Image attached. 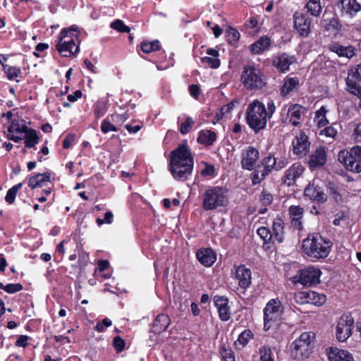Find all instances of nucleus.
Returning a JSON list of instances; mask_svg holds the SVG:
<instances>
[{
	"label": "nucleus",
	"instance_id": "obj_41",
	"mask_svg": "<svg viewBox=\"0 0 361 361\" xmlns=\"http://www.w3.org/2000/svg\"><path fill=\"white\" fill-rule=\"evenodd\" d=\"M141 50L145 53H150L159 49L160 45L158 40H154L150 42H142L140 45Z\"/></svg>",
	"mask_w": 361,
	"mask_h": 361
},
{
	"label": "nucleus",
	"instance_id": "obj_60",
	"mask_svg": "<svg viewBox=\"0 0 361 361\" xmlns=\"http://www.w3.org/2000/svg\"><path fill=\"white\" fill-rule=\"evenodd\" d=\"M201 174L203 176H215V168L213 165H209L205 164V167L201 171Z\"/></svg>",
	"mask_w": 361,
	"mask_h": 361
},
{
	"label": "nucleus",
	"instance_id": "obj_55",
	"mask_svg": "<svg viewBox=\"0 0 361 361\" xmlns=\"http://www.w3.org/2000/svg\"><path fill=\"white\" fill-rule=\"evenodd\" d=\"M194 124V121L191 117H188L185 121L180 124V132L183 135L187 134L190 130L191 129L192 125Z\"/></svg>",
	"mask_w": 361,
	"mask_h": 361
},
{
	"label": "nucleus",
	"instance_id": "obj_2",
	"mask_svg": "<svg viewBox=\"0 0 361 361\" xmlns=\"http://www.w3.org/2000/svg\"><path fill=\"white\" fill-rule=\"evenodd\" d=\"M331 242L324 238L319 233L309 234L302 242L304 252L314 259L326 258L331 252Z\"/></svg>",
	"mask_w": 361,
	"mask_h": 361
},
{
	"label": "nucleus",
	"instance_id": "obj_38",
	"mask_svg": "<svg viewBox=\"0 0 361 361\" xmlns=\"http://www.w3.org/2000/svg\"><path fill=\"white\" fill-rule=\"evenodd\" d=\"M327 112L328 110L324 106L315 112L314 121L319 127H324L329 124V121L326 116Z\"/></svg>",
	"mask_w": 361,
	"mask_h": 361
},
{
	"label": "nucleus",
	"instance_id": "obj_16",
	"mask_svg": "<svg viewBox=\"0 0 361 361\" xmlns=\"http://www.w3.org/2000/svg\"><path fill=\"white\" fill-rule=\"evenodd\" d=\"M348 90L361 99V63L357 66L356 70L349 74L346 78Z\"/></svg>",
	"mask_w": 361,
	"mask_h": 361
},
{
	"label": "nucleus",
	"instance_id": "obj_47",
	"mask_svg": "<svg viewBox=\"0 0 361 361\" xmlns=\"http://www.w3.org/2000/svg\"><path fill=\"white\" fill-rule=\"evenodd\" d=\"M326 23L324 25L326 30L329 31H338L341 27V24L337 18H331L328 21L327 20H324Z\"/></svg>",
	"mask_w": 361,
	"mask_h": 361
},
{
	"label": "nucleus",
	"instance_id": "obj_49",
	"mask_svg": "<svg viewBox=\"0 0 361 361\" xmlns=\"http://www.w3.org/2000/svg\"><path fill=\"white\" fill-rule=\"evenodd\" d=\"M302 106L299 104H293L288 109V114L291 119L300 120L302 114Z\"/></svg>",
	"mask_w": 361,
	"mask_h": 361
},
{
	"label": "nucleus",
	"instance_id": "obj_48",
	"mask_svg": "<svg viewBox=\"0 0 361 361\" xmlns=\"http://www.w3.org/2000/svg\"><path fill=\"white\" fill-rule=\"evenodd\" d=\"M110 116H108L103 121L101 126V130L104 133H107L110 131L116 132L118 130L115 125L111 123V118Z\"/></svg>",
	"mask_w": 361,
	"mask_h": 361
},
{
	"label": "nucleus",
	"instance_id": "obj_25",
	"mask_svg": "<svg viewBox=\"0 0 361 361\" xmlns=\"http://www.w3.org/2000/svg\"><path fill=\"white\" fill-rule=\"evenodd\" d=\"M78 41L77 27H71L69 30L63 29L60 33V37L58 43L60 46H63L65 44H73Z\"/></svg>",
	"mask_w": 361,
	"mask_h": 361
},
{
	"label": "nucleus",
	"instance_id": "obj_5",
	"mask_svg": "<svg viewBox=\"0 0 361 361\" xmlns=\"http://www.w3.org/2000/svg\"><path fill=\"white\" fill-rule=\"evenodd\" d=\"M227 190L222 187H209L202 194V208L213 210L228 203Z\"/></svg>",
	"mask_w": 361,
	"mask_h": 361
},
{
	"label": "nucleus",
	"instance_id": "obj_59",
	"mask_svg": "<svg viewBox=\"0 0 361 361\" xmlns=\"http://www.w3.org/2000/svg\"><path fill=\"white\" fill-rule=\"evenodd\" d=\"M321 134L331 138H335L337 135V130L333 126H328L321 131Z\"/></svg>",
	"mask_w": 361,
	"mask_h": 361
},
{
	"label": "nucleus",
	"instance_id": "obj_30",
	"mask_svg": "<svg viewBox=\"0 0 361 361\" xmlns=\"http://www.w3.org/2000/svg\"><path fill=\"white\" fill-rule=\"evenodd\" d=\"M50 180V173L47 172L44 173H38L29 178L28 185L34 189L37 187H42Z\"/></svg>",
	"mask_w": 361,
	"mask_h": 361
},
{
	"label": "nucleus",
	"instance_id": "obj_64",
	"mask_svg": "<svg viewBox=\"0 0 361 361\" xmlns=\"http://www.w3.org/2000/svg\"><path fill=\"white\" fill-rule=\"evenodd\" d=\"M354 139L357 142H361V123H358L353 133Z\"/></svg>",
	"mask_w": 361,
	"mask_h": 361
},
{
	"label": "nucleus",
	"instance_id": "obj_56",
	"mask_svg": "<svg viewBox=\"0 0 361 361\" xmlns=\"http://www.w3.org/2000/svg\"><path fill=\"white\" fill-rule=\"evenodd\" d=\"M294 300L295 302L301 305L309 303L307 291H302L295 293Z\"/></svg>",
	"mask_w": 361,
	"mask_h": 361
},
{
	"label": "nucleus",
	"instance_id": "obj_61",
	"mask_svg": "<svg viewBox=\"0 0 361 361\" xmlns=\"http://www.w3.org/2000/svg\"><path fill=\"white\" fill-rule=\"evenodd\" d=\"M219 318L222 321H228L231 318V312L228 305L218 310Z\"/></svg>",
	"mask_w": 361,
	"mask_h": 361
},
{
	"label": "nucleus",
	"instance_id": "obj_11",
	"mask_svg": "<svg viewBox=\"0 0 361 361\" xmlns=\"http://www.w3.org/2000/svg\"><path fill=\"white\" fill-rule=\"evenodd\" d=\"M282 313L281 302L277 299L271 300L264 309V328L269 330L271 323L277 320Z\"/></svg>",
	"mask_w": 361,
	"mask_h": 361
},
{
	"label": "nucleus",
	"instance_id": "obj_39",
	"mask_svg": "<svg viewBox=\"0 0 361 361\" xmlns=\"http://www.w3.org/2000/svg\"><path fill=\"white\" fill-rule=\"evenodd\" d=\"M226 35L228 42L233 46L236 44L240 37L239 32L232 27H228L226 29Z\"/></svg>",
	"mask_w": 361,
	"mask_h": 361
},
{
	"label": "nucleus",
	"instance_id": "obj_37",
	"mask_svg": "<svg viewBox=\"0 0 361 361\" xmlns=\"http://www.w3.org/2000/svg\"><path fill=\"white\" fill-rule=\"evenodd\" d=\"M309 303L316 306L322 305L326 300V295L312 290L307 291Z\"/></svg>",
	"mask_w": 361,
	"mask_h": 361
},
{
	"label": "nucleus",
	"instance_id": "obj_43",
	"mask_svg": "<svg viewBox=\"0 0 361 361\" xmlns=\"http://www.w3.org/2000/svg\"><path fill=\"white\" fill-rule=\"evenodd\" d=\"M4 69L5 73H6L7 78L9 80H15L17 77L19 76L20 74L22 73L21 70L16 66H4Z\"/></svg>",
	"mask_w": 361,
	"mask_h": 361
},
{
	"label": "nucleus",
	"instance_id": "obj_53",
	"mask_svg": "<svg viewBox=\"0 0 361 361\" xmlns=\"http://www.w3.org/2000/svg\"><path fill=\"white\" fill-rule=\"evenodd\" d=\"M111 27L121 32H129L130 28L121 20H116L111 23Z\"/></svg>",
	"mask_w": 361,
	"mask_h": 361
},
{
	"label": "nucleus",
	"instance_id": "obj_44",
	"mask_svg": "<svg viewBox=\"0 0 361 361\" xmlns=\"http://www.w3.org/2000/svg\"><path fill=\"white\" fill-rule=\"evenodd\" d=\"M261 361H274L272 357V352L270 347L267 345L262 346L259 349Z\"/></svg>",
	"mask_w": 361,
	"mask_h": 361
},
{
	"label": "nucleus",
	"instance_id": "obj_62",
	"mask_svg": "<svg viewBox=\"0 0 361 361\" xmlns=\"http://www.w3.org/2000/svg\"><path fill=\"white\" fill-rule=\"evenodd\" d=\"M260 200L264 205H269L273 201V196L267 191L263 190L261 193Z\"/></svg>",
	"mask_w": 361,
	"mask_h": 361
},
{
	"label": "nucleus",
	"instance_id": "obj_17",
	"mask_svg": "<svg viewBox=\"0 0 361 361\" xmlns=\"http://www.w3.org/2000/svg\"><path fill=\"white\" fill-rule=\"evenodd\" d=\"M296 59L287 53H280L273 56L272 65L280 72L285 73L289 70L290 66L294 63Z\"/></svg>",
	"mask_w": 361,
	"mask_h": 361
},
{
	"label": "nucleus",
	"instance_id": "obj_57",
	"mask_svg": "<svg viewBox=\"0 0 361 361\" xmlns=\"http://www.w3.org/2000/svg\"><path fill=\"white\" fill-rule=\"evenodd\" d=\"M111 118V121L114 122L119 126H121L124 122L127 121L128 118V115L126 113H123L121 114H114L110 116Z\"/></svg>",
	"mask_w": 361,
	"mask_h": 361
},
{
	"label": "nucleus",
	"instance_id": "obj_63",
	"mask_svg": "<svg viewBox=\"0 0 361 361\" xmlns=\"http://www.w3.org/2000/svg\"><path fill=\"white\" fill-rule=\"evenodd\" d=\"M113 344L117 352H121L125 348V341L120 336L114 338Z\"/></svg>",
	"mask_w": 361,
	"mask_h": 361
},
{
	"label": "nucleus",
	"instance_id": "obj_7",
	"mask_svg": "<svg viewBox=\"0 0 361 361\" xmlns=\"http://www.w3.org/2000/svg\"><path fill=\"white\" fill-rule=\"evenodd\" d=\"M338 161L345 169L353 173L361 172V146L356 145L350 150H341L338 155Z\"/></svg>",
	"mask_w": 361,
	"mask_h": 361
},
{
	"label": "nucleus",
	"instance_id": "obj_12",
	"mask_svg": "<svg viewBox=\"0 0 361 361\" xmlns=\"http://www.w3.org/2000/svg\"><path fill=\"white\" fill-rule=\"evenodd\" d=\"M304 195L317 203L324 204L328 200V195L324 192L323 188L319 185V181L315 179L305 188Z\"/></svg>",
	"mask_w": 361,
	"mask_h": 361
},
{
	"label": "nucleus",
	"instance_id": "obj_36",
	"mask_svg": "<svg viewBox=\"0 0 361 361\" xmlns=\"http://www.w3.org/2000/svg\"><path fill=\"white\" fill-rule=\"evenodd\" d=\"M305 8L310 15L315 17L319 16L322 10L320 0H309L305 5Z\"/></svg>",
	"mask_w": 361,
	"mask_h": 361
},
{
	"label": "nucleus",
	"instance_id": "obj_40",
	"mask_svg": "<svg viewBox=\"0 0 361 361\" xmlns=\"http://www.w3.org/2000/svg\"><path fill=\"white\" fill-rule=\"evenodd\" d=\"M326 188L327 192L334 202L338 203L342 201V195L340 194L338 187H336L334 183L329 182L327 184Z\"/></svg>",
	"mask_w": 361,
	"mask_h": 361
},
{
	"label": "nucleus",
	"instance_id": "obj_6",
	"mask_svg": "<svg viewBox=\"0 0 361 361\" xmlns=\"http://www.w3.org/2000/svg\"><path fill=\"white\" fill-rule=\"evenodd\" d=\"M313 336L310 332H303L290 345V357L301 360L309 357L312 353Z\"/></svg>",
	"mask_w": 361,
	"mask_h": 361
},
{
	"label": "nucleus",
	"instance_id": "obj_21",
	"mask_svg": "<svg viewBox=\"0 0 361 361\" xmlns=\"http://www.w3.org/2000/svg\"><path fill=\"white\" fill-rule=\"evenodd\" d=\"M271 235L272 244L283 242L285 238L284 223L281 219L276 218L274 220Z\"/></svg>",
	"mask_w": 361,
	"mask_h": 361
},
{
	"label": "nucleus",
	"instance_id": "obj_1",
	"mask_svg": "<svg viewBox=\"0 0 361 361\" xmlns=\"http://www.w3.org/2000/svg\"><path fill=\"white\" fill-rule=\"evenodd\" d=\"M193 164V157L187 145H180L170 154L169 169L176 180H187L192 174Z\"/></svg>",
	"mask_w": 361,
	"mask_h": 361
},
{
	"label": "nucleus",
	"instance_id": "obj_4",
	"mask_svg": "<svg viewBox=\"0 0 361 361\" xmlns=\"http://www.w3.org/2000/svg\"><path fill=\"white\" fill-rule=\"evenodd\" d=\"M247 125L255 133L265 128L267 123V114L265 105L257 99H255L247 106L245 111Z\"/></svg>",
	"mask_w": 361,
	"mask_h": 361
},
{
	"label": "nucleus",
	"instance_id": "obj_20",
	"mask_svg": "<svg viewBox=\"0 0 361 361\" xmlns=\"http://www.w3.org/2000/svg\"><path fill=\"white\" fill-rule=\"evenodd\" d=\"M327 155L325 147L319 146L310 155L308 164L310 168L320 167L324 165L326 161Z\"/></svg>",
	"mask_w": 361,
	"mask_h": 361
},
{
	"label": "nucleus",
	"instance_id": "obj_14",
	"mask_svg": "<svg viewBox=\"0 0 361 361\" xmlns=\"http://www.w3.org/2000/svg\"><path fill=\"white\" fill-rule=\"evenodd\" d=\"M259 151L254 147L249 146L241 152V166L243 169L252 171L259 159Z\"/></svg>",
	"mask_w": 361,
	"mask_h": 361
},
{
	"label": "nucleus",
	"instance_id": "obj_22",
	"mask_svg": "<svg viewBox=\"0 0 361 361\" xmlns=\"http://www.w3.org/2000/svg\"><path fill=\"white\" fill-rule=\"evenodd\" d=\"M289 214L291 219L292 226L298 230L302 229L301 219L303 214V209L300 206H291L289 208Z\"/></svg>",
	"mask_w": 361,
	"mask_h": 361
},
{
	"label": "nucleus",
	"instance_id": "obj_8",
	"mask_svg": "<svg viewBox=\"0 0 361 361\" xmlns=\"http://www.w3.org/2000/svg\"><path fill=\"white\" fill-rule=\"evenodd\" d=\"M241 80L245 87L250 90L262 89L265 82L260 70L253 66H245L241 75Z\"/></svg>",
	"mask_w": 361,
	"mask_h": 361
},
{
	"label": "nucleus",
	"instance_id": "obj_32",
	"mask_svg": "<svg viewBox=\"0 0 361 361\" xmlns=\"http://www.w3.org/2000/svg\"><path fill=\"white\" fill-rule=\"evenodd\" d=\"M56 49L62 56L70 57L78 51L79 45L76 42L73 43V44H71V42L70 44H65L63 46H60V43H57Z\"/></svg>",
	"mask_w": 361,
	"mask_h": 361
},
{
	"label": "nucleus",
	"instance_id": "obj_58",
	"mask_svg": "<svg viewBox=\"0 0 361 361\" xmlns=\"http://www.w3.org/2000/svg\"><path fill=\"white\" fill-rule=\"evenodd\" d=\"M23 287L20 283H8L6 285L4 290L8 293H15L21 290Z\"/></svg>",
	"mask_w": 361,
	"mask_h": 361
},
{
	"label": "nucleus",
	"instance_id": "obj_9",
	"mask_svg": "<svg viewBox=\"0 0 361 361\" xmlns=\"http://www.w3.org/2000/svg\"><path fill=\"white\" fill-rule=\"evenodd\" d=\"M322 271L314 267H308L298 271L297 274L290 277L293 283H300L307 287L318 284L320 282Z\"/></svg>",
	"mask_w": 361,
	"mask_h": 361
},
{
	"label": "nucleus",
	"instance_id": "obj_50",
	"mask_svg": "<svg viewBox=\"0 0 361 361\" xmlns=\"http://www.w3.org/2000/svg\"><path fill=\"white\" fill-rule=\"evenodd\" d=\"M29 130L26 125H20L18 122L13 121L8 128V131L12 133H25Z\"/></svg>",
	"mask_w": 361,
	"mask_h": 361
},
{
	"label": "nucleus",
	"instance_id": "obj_23",
	"mask_svg": "<svg viewBox=\"0 0 361 361\" xmlns=\"http://www.w3.org/2000/svg\"><path fill=\"white\" fill-rule=\"evenodd\" d=\"M171 323L169 317L165 314H160L155 318L152 331L153 333L159 334L165 331Z\"/></svg>",
	"mask_w": 361,
	"mask_h": 361
},
{
	"label": "nucleus",
	"instance_id": "obj_34",
	"mask_svg": "<svg viewBox=\"0 0 361 361\" xmlns=\"http://www.w3.org/2000/svg\"><path fill=\"white\" fill-rule=\"evenodd\" d=\"M216 139V133L211 130H202L197 137L198 142L206 145H211Z\"/></svg>",
	"mask_w": 361,
	"mask_h": 361
},
{
	"label": "nucleus",
	"instance_id": "obj_31",
	"mask_svg": "<svg viewBox=\"0 0 361 361\" xmlns=\"http://www.w3.org/2000/svg\"><path fill=\"white\" fill-rule=\"evenodd\" d=\"M299 86V80L298 78H288L284 80L283 84L281 89V94L286 96L297 89Z\"/></svg>",
	"mask_w": 361,
	"mask_h": 361
},
{
	"label": "nucleus",
	"instance_id": "obj_45",
	"mask_svg": "<svg viewBox=\"0 0 361 361\" xmlns=\"http://www.w3.org/2000/svg\"><path fill=\"white\" fill-rule=\"evenodd\" d=\"M219 353L222 357L223 361H235V356L233 350L230 348H226L223 345L220 349Z\"/></svg>",
	"mask_w": 361,
	"mask_h": 361
},
{
	"label": "nucleus",
	"instance_id": "obj_52",
	"mask_svg": "<svg viewBox=\"0 0 361 361\" xmlns=\"http://www.w3.org/2000/svg\"><path fill=\"white\" fill-rule=\"evenodd\" d=\"M201 62L203 64L208 65L212 68H217L220 66V61L219 59H214L210 56H204L201 59Z\"/></svg>",
	"mask_w": 361,
	"mask_h": 361
},
{
	"label": "nucleus",
	"instance_id": "obj_26",
	"mask_svg": "<svg viewBox=\"0 0 361 361\" xmlns=\"http://www.w3.org/2000/svg\"><path fill=\"white\" fill-rule=\"evenodd\" d=\"M329 49L331 51L337 54L340 57L351 59L355 55V50L352 46L344 47L338 43H333L329 44Z\"/></svg>",
	"mask_w": 361,
	"mask_h": 361
},
{
	"label": "nucleus",
	"instance_id": "obj_10",
	"mask_svg": "<svg viewBox=\"0 0 361 361\" xmlns=\"http://www.w3.org/2000/svg\"><path fill=\"white\" fill-rule=\"evenodd\" d=\"M354 319L350 314H343L338 319L336 327V336L338 341H345L351 335Z\"/></svg>",
	"mask_w": 361,
	"mask_h": 361
},
{
	"label": "nucleus",
	"instance_id": "obj_42",
	"mask_svg": "<svg viewBox=\"0 0 361 361\" xmlns=\"http://www.w3.org/2000/svg\"><path fill=\"white\" fill-rule=\"evenodd\" d=\"M22 185L21 183H18L7 191L5 200L8 204H13L14 202L16 194L22 187Z\"/></svg>",
	"mask_w": 361,
	"mask_h": 361
},
{
	"label": "nucleus",
	"instance_id": "obj_35",
	"mask_svg": "<svg viewBox=\"0 0 361 361\" xmlns=\"http://www.w3.org/2000/svg\"><path fill=\"white\" fill-rule=\"evenodd\" d=\"M24 139H25V147L27 148L34 147L39 142V137L37 135V132L32 128H29V130L25 132Z\"/></svg>",
	"mask_w": 361,
	"mask_h": 361
},
{
	"label": "nucleus",
	"instance_id": "obj_29",
	"mask_svg": "<svg viewBox=\"0 0 361 361\" xmlns=\"http://www.w3.org/2000/svg\"><path fill=\"white\" fill-rule=\"evenodd\" d=\"M271 39L267 36L261 37L257 41L250 45V51L253 54H259L267 49L271 44Z\"/></svg>",
	"mask_w": 361,
	"mask_h": 361
},
{
	"label": "nucleus",
	"instance_id": "obj_27",
	"mask_svg": "<svg viewBox=\"0 0 361 361\" xmlns=\"http://www.w3.org/2000/svg\"><path fill=\"white\" fill-rule=\"evenodd\" d=\"M342 13L353 16L361 10V5L357 0H341Z\"/></svg>",
	"mask_w": 361,
	"mask_h": 361
},
{
	"label": "nucleus",
	"instance_id": "obj_15",
	"mask_svg": "<svg viewBox=\"0 0 361 361\" xmlns=\"http://www.w3.org/2000/svg\"><path fill=\"white\" fill-rule=\"evenodd\" d=\"M294 27L302 37H307L311 32V20L304 13L295 12L293 15Z\"/></svg>",
	"mask_w": 361,
	"mask_h": 361
},
{
	"label": "nucleus",
	"instance_id": "obj_18",
	"mask_svg": "<svg viewBox=\"0 0 361 361\" xmlns=\"http://www.w3.org/2000/svg\"><path fill=\"white\" fill-rule=\"evenodd\" d=\"M305 171V167L299 162L294 163L285 172L284 183L288 186L295 183L297 178Z\"/></svg>",
	"mask_w": 361,
	"mask_h": 361
},
{
	"label": "nucleus",
	"instance_id": "obj_3",
	"mask_svg": "<svg viewBox=\"0 0 361 361\" xmlns=\"http://www.w3.org/2000/svg\"><path fill=\"white\" fill-rule=\"evenodd\" d=\"M288 164V160L285 157L280 159L269 154L264 157L260 164L255 168L251 173V180L252 185L260 183L266 177L273 171H280L285 168Z\"/></svg>",
	"mask_w": 361,
	"mask_h": 361
},
{
	"label": "nucleus",
	"instance_id": "obj_24",
	"mask_svg": "<svg viewBox=\"0 0 361 361\" xmlns=\"http://www.w3.org/2000/svg\"><path fill=\"white\" fill-rule=\"evenodd\" d=\"M196 256L199 262L205 267H211L216 261V255L211 249L200 250Z\"/></svg>",
	"mask_w": 361,
	"mask_h": 361
},
{
	"label": "nucleus",
	"instance_id": "obj_13",
	"mask_svg": "<svg viewBox=\"0 0 361 361\" xmlns=\"http://www.w3.org/2000/svg\"><path fill=\"white\" fill-rule=\"evenodd\" d=\"M293 153L302 158L310 151V142L306 134L300 131L292 141Z\"/></svg>",
	"mask_w": 361,
	"mask_h": 361
},
{
	"label": "nucleus",
	"instance_id": "obj_33",
	"mask_svg": "<svg viewBox=\"0 0 361 361\" xmlns=\"http://www.w3.org/2000/svg\"><path fill=\"white\" fill-rule=\"evenodd\" d=\"M253 334L250 329L243 331L238 336L237 341L234 342V346L236 349H243L248 342L253 338Z\"/></svg>",
	"mask_w": 361,
	"mask_h": 361
},
{
	"label": "nucleus",
	"instance_id": "obj_46",
	"mask_svg": "<svg viewBox=\"0 0 361 361\" xmlns=\"http://www.w3.org/2000/svg\"><path fill=\"white\" fill-rule=\"evenodd\" d=\"M257 233L260 236V238L264 240V243L272 244L271 230L267 227L262 226L257 229Z\"/></svg>",
	"mask_w": 361,
	"mask_h": 361
},
{
	"label": "nucleus",
	"instance_id": "obj_51",
	"mask_svg": "<svg viewBox=\"0 0 361 361\" xmlns=\"http://www.w3.org/2000/svg\"><path fill=\"white\" fill-rule=\"evenodd\" d=\"M107 111V106L105 102H98L94 107V113L95 117L99 118L104 115V114Z\"/></svg>",
	"mask_w": 361,
	"mask_h": 361
},
{
	"label": "nucleus",
	"instance_id": "obj_28",
	"mask_svg": "<svg viewBox=\"0 0 361 361\" xmlns=\"http://www.w3.org/2000/svg\"><path fill=\"white\" fill-rule=\"evenodd\" d=\"M329 361H354L353 355L346 350L331 349L329 353Z\"/></svg>",
	"mask_w": 361,
	"mask_h": 361
},
{
	"label": "nucleus",
	"instance_id": "obj_19",
	"mask_svg": "<svg viewBox=\"0 0 361 361\" xmlns=\"http://www.w3.org/2000/svg\"><path fill=\"white\" fill-rule=\"evenodd\" d=\"M235 279L238 281V285L243 289H247L251 284V271L245 267V265H240L235 268Z\"/></svg>",
	"mask_w": 361,
	"mask_h": 361
},
{
	"label": "nucleus",
	"instance_id": "obj_54",
	"mask_svg": "<svg viewBox=\"0 0 361 361\" xmlns=\"http://www.w3.org/2000/svg\"><path fill=\"white\" fill-rule=\"evenodd\" d=\"M214 302L218 310L228 305V300L224 296L215 295Z\"/></svg>",
	"mask_w": 361,
	"mask_h": 361
}]
</instances>
